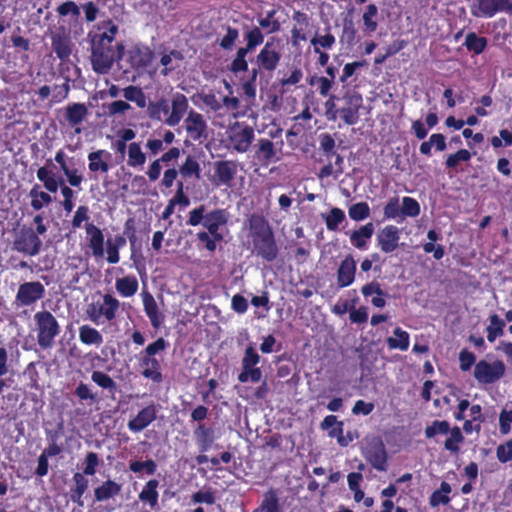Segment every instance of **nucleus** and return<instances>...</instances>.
<instances>
[{"mask_svg":"<svg viewBox=\"0 0 512 512\" xmlns=\"http://www.w3.org/2000/svg\"><path fill=\"white\" fill-rule=\"evenodd\" d=\"M140 365L144 368L142 375L156 383L162 381L160 362L155 357L144 355L140 360Z\"/></svg>","mask_w":512,"mask_h":512,"instance_id":"nucleus-28","label":"nucleus"},{"mask_svg":"<svg viewBox=\"0 0 512 512\" xmlns=\"http://www.w3.org/2000/svg\"><path fill=\"white\" fill-rule=\"evenodd\" d=\"M366 458L375 469L386 470L387 455L382 443L370 446L366 451Z\"/></svg>","mask_w":512,"mask_h":512,"instance_id":"nucleus-27","label":"nucleus"},{"mask_svg":"<svg viewBox=\"0 0 512 512\" xmlns=\"http://www.w3.org/2000/svg\"><path fill=\"white\" fill-rule=\"evenodd\" d=\"M183 60V55L178 50H171L167 54H163L160 63L164 67L161 71L163 76H167L173 70L179 67L180 62Z\"/></svg>","mask_w":512,"mask_h":512,"instance_id":"nucleus-37","label":"nucleus"},{"mask_svg":"<svg viewBox=\"0 0 512 512\" xmlns=\"http://www.w3.org/2000/svg\"><path fill=\"white\" fill-rule=\"evenodd\" d=\"M394 336L387 338V345L390 349H399L406 351L409 348V334L408 332L397 327L393 331Z\"/></svg>","mask_w":512,"mask_h":512,"instance_id":"nucleus-40","label":"nucleus"},{"mask_svg":"<svg viewBox=\"0 0 512 512\" xmlns=\"http://www.w3.org/2000/svg\"><path fill=\"white\" fill-rule=\"evenodd\" d=\"M138 288L139 283L134 275H127L116 279L115 289L122 297L129 298L134 296Z\"/></svg>","mask_w":512,"mask_h":512,"instance_id":"nucleus-29","label":"nucleus"},{"mask_svg":"<svg viewBox=\"0 0 512 512\" xmlns=\"http://www.w3.org/2000/svg\"><path fill=\"white\" fill-rule=\"evenodd\" d=\"M275 10L268 11L266 16L258 19L259 26L267 30V33H274L280 29V23L274 18Z\"/></svg>","mask_w":512,"mask_h":512,"instance_id":"nucleus-56","label":"nucleus"},{"mask_svg":"<svg viewBox=\"0 0 512 512\" xmlns=\"http://www.w3.org/2000/svg\"><path fill=\"white\" fill-rule=\"evenodd\" d=\"M505 370V365L500 360L493 363L481 360L475 365L474 377L481 384H491L498 381L505 374Z\"/></svg>","mask_w":512,"mask_h":512,"instance_id":"nucleus-7","label":"nucleus"},{"mask_svg":"<svg viewBox=\"0 0 512 512\" xmlns=\"http://www.w3.org/2000/svg\"><path fill=\"white\" fill-rule=\"evenodd\" d=\"M451 492V487L448 483L442 482L440 489L432 493L430 497V505L436 507L440 504H447L450 499L448 494Z\"/></svg>","mask_w":512,"mask_h":512,"instance_id":"nucleus-47","label":"nucleus"},{"mask_svg":"<svg viewBox=\"0 0 512 512\" xmlns=\"http://www.w3.org/2000/svg\"><path fill=\"white\" fill-rule=\"evenodd\" d=\"M335 42V37L331 33H326L325 35L316 34L311 39V45L314 47L315 53H320L321 48L331 49Z\"/></svg>","mask_w":512,"mask_h":512,"instance_id":"nucleus-49","label":"nucleus"},{"mask_svg":"<svg viewBox=\"0 0 512 512\" xmlns=\"http://www.w3.org/2000/svg\"><path fill=\"white\" fill-rule=\"evenodd\" d=\"M74 393L81 401H89L90 403H95L98 401L97 394L92 391L88 384L83 382H80L77 385Z\"/></svg>","mask_w":512,"mask_h":512,"instance_id":"nucleus-55","label":"nucleus"},{"mask_svg":"<svg viewBox=\"0 0 512 512\" xmlns=\"http://www.w3.org/2000/svg\"><path fill=\"white\" fill-rule=\"evenodd\" d=\"M184 126L189 137L194 140H200L206 136L207 124L202 114L190 110L186 119L184 120Z\"/></svg>","mask_w":512,"mask_h":512,"instance_id":"nucleus-17","label":"nucleus"},{"mask_svg":"<svg viewBox=\"0 0 512 512\" xmlns=\"http://www.w3.org/2000/svg\"><path fill=\"white\" fill-rule=\"evenodd\" d=\"M52 49L61 60L67 59L72 52V42L64 31L55 32L51 36Z\"/></svg>","mask_w":512,"mask_h":512,"instance_id":"nucleus-23","label":"nucleus"},{"mask_svg":"<svg viewBox=\"0 0 512 512\" xmlns=\"http://www.w3.org/2000/svg\"><path fill=\"white\" fill-rule=\"evenodd\" d=\"M79 340L85 345L98 347L103 343V336L97 329L85 324L79 327Z\"/></svg>","mask_w":512,"mask_h":512,"instance_id":"nucleus-36","label":"nucleus"},{"mask_svg":"<svg viewBox=\"0 0 512 512\" xmlns=\"http://www.w3.org/2000/svg\"><path fill=\"white\" fill-rule=\"evenodd\" d=\"M496 456L501 463H507L512 460V439L497 447Z\"/></svg>","mask_w":512,"mask_h":512,"instance_id":"nucleus-62","label":"nucleus"},{"mask_svg":"<svg viewBox=\"0 0 512 512\" xmlns=\"http://www.w3.org/2000/svg\"><path fill=\"white\" fill-rule=\"evenodd\" d=\"M146 162V155L142 151L140 144L132 142L128 145V161L130 167L142 166Z\"/></svg>","mask_w":512,"mask_h":512,"instance_id":"nucleus-42","label":"nucleus"},{"mask_svg":"<svg viewBox=\"0 0 512 512\" xmlns=\"http://www.w3.org/2000/svg\"><path fill=\"white\" fill-rule=\"evenodd\" d=\"M228 219L229 213L226 209L207 211L205 205H200L189 212L187 224L190 226L202 225L213 237L222 240L223 236L219 233V229L227 224Z\"/></svg>","mask_w":512,"mask_h":512,"instance_id":"nucleus-3","label":"nucleus"},{"mask_svg":"<svg viewBox=\"0 0 512 512\" xmlns=\"http://www.w3.org/2000/svg\"><path fill=\"white\" fill-rule=\"evenodd\" d=\"M178 171L183 178H189L191 176H195L197 179L200 178V165L196 158L191 155L186 157Z\"/></svg>","mask_w":512,"mask_h":512,"instance_id":"nucleus-43","label":"nucleus"},{"mask_svg":"<svg viewBox=\"0 0 512 512\" xmlns=\"http://www.w3.org/2000/svg\"><path fill=\"white\" fill-rule=\"evenodd\" d=\"M55 161L60 165L62 172L67 177L68 183L73 187H79L83 181V176L77 169L71 168L63 150L56 152Z\"/></svg>","mask_w":512,"mask_h":512,"instance_id":"nucleus-24","label":"nucleus"},{"mask_svg":"<svg viewBox=\"0 0 512 512\" xmlns=\"http://www.w3.org/2000/svg\"><path fill=\"white\" fill-rule=\"evenodd\" d=\"M505 320L501 319L497 314L489 316V325L486 328L487 340L494 342L498 337L504 334Z\"/></svg>","mask_w":512,"mask_h":512,"instance_id":"nucleus-39","label":"nucleus"},{"mask_svg":"<svg viewBox=\"0 0 512 512\" xmlns=\"http://www.w3.org/2000/svg\"><path fill=\"white\" fill-rule=\"evenodd\" d=\"M45 287L39 281L25 282L18 288L16 301L22 306H30L44 297Z\"/></svg>","mask_w":512,"mask_h":512,"instance_id":"nucleus-11","label":"nucleus"},{"mask_svg":"<svg viewBox=\"0 0 512 512\" xmlns=\"http://www.w3.org/2000/svg\"><path fill=\"white\" fill-rule=\"evenodd\" d=\"M189 107L187 97L182 93H175L171 98L169 105V115L164 119V124L174 127L180 123Z\"/></svg>","mask_w":512,"mask_h":512,"instance_id":"nucleus-14","label":"nucleus"},{"mask_svg":"<svg viewBox=\"0 0 512 512\" xmlns=\"http://www.w3.org/2000/svg\"><path fill=\"white\" fill-rule=\"evenodd\" d=\"M42 241L32 229H22L13 242V248L21 253L35 256L39 253Z\"/></svg>","mask_w":512,"mask_h":512,"instance_id":"nucleus-9","label":"nucleus"},{"mask_svg":"<svg viewBox=\"0 0 512 512\" xmlns=\"http://www.w3.org/2000/svg\"><path fill=\"white\" fill-rule=\"evenodd\" d=\"M37 329V343L42 349L53 346L56 336L60 333L57 319L49 311H40L34 315Z\"/></svg>","mask_w":512,"mask_h":512,"instance_id":"nucleus-4","label":"nucleus"},{"mask_svg":"<svg viewBox=\"0 0 512 512\" xmlns=\"http://www.w3.org/2000/svg\"><path fill=\"white\" fill-rule=\"evenodd\" d=\"M349 217L354 221H362L370 216V208L366 202H358L349 207Z\"/></svg>","mask_w":512,"mask_h":512,"instance_id":"nucleus-50","label":"nucleus"},{"mask_svg":"<svg viewBox=\"0 0 512 512\" xmlns=\"http://www.w3.org/2000/svg\"><path fill=\"white\" fill-rule=\"evenodd\" d=\"M120 491V484L113 480H107L94 490V496L96 501L102 502L118 495Z\"/></svg>","mask_w":512,"mask_h":512,"instance_id":"nucleus-32","label":"nucleus"},{"mask_svg":"<svg viewBox=\"0 0 512 512\" xmlns=\"http://www.w3.org/2000/svg\"><path fill=\"white\" fill-rule=\"evenodd\" d=\"M100 460L95 452H88L85 458V467L83 475L92 476L96 473V468L99 465Z\"/></svg>","mask_w":512,"mask_h":512,"instance_id":"nucleus-63","label":"nucleus"},{"mask_svg":"<svg viewBox=\"0 0 512 512\" xmlns=\"http://www.w3.org/2000/svg\"><path fill=\"white\" fill-rule=\"evenodd\" d=\"M450 429V424L447 421L435 420L425 428L424 433L427 438H433L437 434H448Z\"/></svg>","mask_w":512,"mask_h":512,"instance_id":"nucleus-53","label":"nucleus"},{"mask_svg":"<svg viewBox=\"0 0 512 512\" xmlns=\"http://www.w3.org/2000/svg\"><path fill=\"white\" fill-rule=\"evenodd\" d=\"M29 197L31 198V207L39 211L44 206L49 205L53 200L52 197L44 191L40 190V186L35 184L29 192Z\"/></svg>","mask_w":512,"mask_h":512,"instance_id":"nucleus-38","label":"nucleus"},{"mask_svg":"<svg viewBox=\"0 0 512 512\" xmlns=\"http://www.w3.org/2000/svg\"><path fill=\"white\" fill-rule=\"evenodd\" d=\"M158 485L159 482L156 479H151L144 485L142 491L139 493V499L142 502L148 503L151 509H154L158 504Z\"/></svg>","mask_w":512,"mask_h":512,"instance_id":"nucleus-34","label":"nucleus"},{"mask_svg":"<svg viewBox=\"0 0 512 512\" xmlns=\"http://www.w3.org/2000/svg\"><path fill=\"white\" fill-rule=\"evenodd\" d=\"M249 229L254 252L266 261H273L277 257L278 248L268 221L254 214L249 218Z\"/></svg>","mask_w":512,"mask_h":512,"instance_id":"nucleus-2","label":"nucleus"},{"mask_svg":"<svg viewBox=\"0 0 512 512\" xmlns=\"http://www.w3.org/2000/svg\"><path fill=\"white\" fill-rule=\"evenodd\" d=\"M402 217H416L420 213L419 203L411 197H403L401 206Z\"/></svg>","mask_w":512,"mask_h":512,"instance_id":"nucleus-54","label":"nucleus"},{"mask_svg":"<svg viewBox=\"0 0 512 512\" xmlns=\"http://www.w3.org/2000/svg\"><path fill=\"white\" fill-rule=\"evenodd\" d=\"M464 45L469 51L475 54H480L487 45V40L484 37H479L475 33L467 34Z\"/></svg>","mask_w":512,"mask_h":512,"instance_id":"nucleus-48","label":"nucleus"},{"mask_svg":"<svg viewBox=\"0 0 512 512\" xmlns=\"http://www.w3.org/2000/svg\"><path fill=\"white\" fill-rule=\"evenodd\" d=\"M153 60V52L147 46H134L127 52V61L135 69L146 68Z\"/></svg>","mask_w":512,"mask_h":512,"instance_id":"nucleus-21","label":"nucleus"},{"mask_svg":"<svg viewBox=\"0 0 512 512\" xmlns=\"http://www.w3.org/2000/svg\"><path fill=\"white\" fill-rule=\"evenodd\" d=\"M194 437L201 452L208 451L214 443L215 436L212 428L199 424L194 430Z\"/></svg>","mask_w":512,"mask_h":512,"instance_id":"nucleus-30","label":"nucleus"},{"mask_svg":"<svg viewBox=\"0 0 512 512\" xmlns=\"http://www.w3.org/2000/svg\"><path fill=\"white\" fill-rule=\"evenodd\" d=\"M156 468L157 465L152 459H148L144 462L131 461L129 464V469L134 473H139L145 470L148 475H152L155 473Z\"/></svg>","mask_w":512,"mask_h":512,"instance_id":"nucleus-57","label":"nucleus"},{"mask_svg":"<svg viewBox=\"0 0 512 512\" xmlns=\"http://www.w3.org/2000/svg\"><path fill=\"white\" fill-rule=\"evenodd\" d=\"M472 157V154L466 149H460L454 154L448 155L446 159V166L450 169H455L460 163L468 162Z\"/></svg>","mask_w":512,"mask_h":512,"instance_id":"nucleus-52","label":"nucleus"},{"mask_svg":"<svg viewBox=\"0 0 512 512\" xmlns=\"http://www.w3.org/2000/svg\"><path fill=\"white\" fill-rule=\"evenodd\" d=\"M123 97L127 101L134 102L139 108H144L147 105L146 95L138 86H127L122 90Z\"/></svg>","mask_w":512,"mask_h":512,"instance_id":"nucleus-41","label":"nucleus"},{"mask_svg":"<svg viewBox=\"0 0 512 512\" xmlns=\"http://www.w3.org/2000/svg\"><path fill=\"white\" fill-rule=\"evenodd\" d=\"M199 98L210 110L217 112L222 108L221 101L212 92L200 93Z\"/></svg>","mask_w":512,"mask_h":512,"instance_id":"nucleus-64","label":"nucleus"},{"mask_svg":"<svg viewBox=\"0 0 512 512\" xmlns=\"http://www.w3.org/2000/svg\"><path fill=\"white\" fill-rule=\"evenodd\" d=\"M157 413L158 408L154 403L144 407L128 422V429L133 433L143 431L157 418Z\"/></svg>","mask_w":512,"mask_h":512,"instance_id":"nucleus-16","label":"nucleus"},{"mask_svg":"<svg viewBox=\"0 0 512 512\" xmlns=\"http://www.w3.org/2000/svg\"><path fill=\"white\" fill-rule=\"evenodd\" d=\"M37 178L39 181L43 183V186L49 192L55 193L60 187L61 194L64 198V201L62 203L64 210L67 213H70L73 210L74 191L69 186L64 184V180L62 177L57 179L55 177V174L51 170L43 166L37 170Z\"/></svg>","mask_w":512,"mask_h":512,"instance_id":"nucleus-5","label":"nucleus"},{"mask_svg":"<svg viewBox=\"0 0 512 512\" xmlns=\"http://www.w3.org/2000/svg\"><path fill=\"white\" fill-rule=\"evenodd\" d=\"M91 379L94 383L103 389L110 391L116 390L117 385L115 381L102 371H94L91 375Z\"/></svg>","mask_w":512,"mask_h":512,"instance_id":"nucleus-51","label":"nucleus"},{"mask_svg":"<svg viewBox=\"0 0 512 512\" xmlns=\"http://www.w3.org/2000/svg\"><path fill=\"white\" fill-rule=\"evenodd\" d=\"M346 219L342 209L333 207L329 213L324 216L326 227L329 231H337L339 225Z\"/></svg>","mask_w":512,"mask_h":512,"instance_id":"nucleus-44","label":"nucleus"},{"mask_svg":"<svg viewBox=\"0 0 512 512\" xmlns=\"http://www.w3.org/2000/svg\"><path fill=\"white\" fill-rule=\"evenodd\" d=\"M344 106L339 109L342 120L347 125H354L359 120V109L362 107L363 99L359 93H346Z\"/></svg>","mask_w":512,"mask_h":512,"instance_id":"nucleus-12","label":"nucleus"},{"mask_svg":"<svg viewBox=\"0 0 512 512\" xmlns=\"http://www.w3.org/2000/svg\"><path fill=\"white\" fill-rule=\"evenodd\" d=\"M373 234L374 225L373 223L369 222L361 226L358 230L352 231L350 233V242L357 249L365 250Z\"/></svg>","mask_w":512,"mask_h":512,"instance_id":"nucleus-26","label":"nucleus"},{"mask_svg":"<svg viewBox=\"0 0 512 512\" xmlns=\"http://www.w3.org/2000/svg\"><path fill=\"white\" fill-rule=\"evenodd\" d=\"M147 115L152 120L161 121L169 115V102L165 98H160L157 101L149 102L147 105Z\"/></svg>","mask_w":512,"mask_h":512,"instance_id":"nucleus-31","label":"nucleus"},{"mask_svg":"<svg viewBox=\"0 0 512 512\" xmlns=\"http://www.w3.org/2000/svg\"><path fill=\"white\" fill-rule=\"evenodd\" d=\"M85 231L87 234L88 247L91 249L92 255L95 258L103 257L105 250L102 230L93 223H87L85 225Z\"/></svg>","mask_w":512,"mask_h":512,"instance_id":"nucleus-20","label":"nucleus"},{"mask_svg":"<svg viewBox=\"0 0 512 512\" xmlns=\"http://www.w3.org/2000/svg\"><path fill=\"white\" fill-rule=\"evenodd\" d=\"M119 307L120 302L117 298L111 294H105L102 303L93 302L88 305L86 314L95 324H100L102 318L110 322L116 318Z\"/></svg>","mask_w":512,"mask_h":512,"instance_id":"nucleus-6","label":"nucleus"},{"mask_svg":"<svg viewBox=\"0 0 512 512\" xmlns=\"http://www.w3.org/2000/svg\"><path fill=\"white\" fill-rule=\"evenodd\" d=\"M376 239L382 252L391 253L399 246L400 229L394 225H387L378 232Z\"/></svg>","mask_w":512,"mask_h":512,"instance_id":"nucleus-15","label":"nucleus"},{"mask_svg":"<svg viewBox=\"0 0 512 512\" xmlns=\"http://www.w3.org/2000/svg\"><path fill=\"white\" fill-rule=\"evenodd\" d=\"M498 12H512V0H478L472 14L476 17L491 18Z\"/></svg>","mask_w":512,"mask_h":512,"instance_id":"nucleus-10","label":"nucleus"},{"mask_svg":"<svg viewBox=\"0 0 512 512\" xmlns=\"http://www.w3.org/2000/svg\"><path fill=\"white\" fill-rule=\"evenodd\" d=\"M276 155L274 143L269 139H259L256 157L265 165H269L274 161Z\"/></svg>","mask_w":512,"mask_h":512,"instance_id":"nucleus-33","label":"nucleus"},{"mask_svg":"<svg viewBox=\"0 0 512 512\" xmlns=\"http://www.w3.org/2000/svg\"><path fill=\"white\" fill-rule=\"evenodd\" d=\"M356 261L351 255L345 257L337 271L338 286L343 288L351 285L355 278Z\"/></svg>","mask_w":512,"mask_h":512,"instance_id":"nucleus-22","label":"nucleus"},{"mask_svg":"<svg viewBox=\"0 0 512 512\" xmlns=\"http://www.w3.org/2000/svg\"><path fill=\"white\" fill-rule=\"evenodd\" d=\"M242 371L238 375V381L241 383H247L251 381L253 383H257L261 380L262 372L260 368L256 366H246L241 365Z\"/></svg>","mask_w":512,"mask_h":512,"instance_id":"nucleus-46","label":"nucleus"},{"mask_svg":"<svg viewBox=\"0 0 512 512\" xmlns=\"http://www.w3.org/2000/svg\"><path fill=\"white\" fill-rule=\"evenodd\" d=\"M87 114V107L83 103H73L66 108V119L73 127L81 124Z\"/></svg>","mask_w":512,"mask_h":512,"instance_id":"nucleus-35","label":"nucleus"},{"mask_svg":"<svg viewBox=\"0 0 512 512\" xmlns=\"http://www.w3.org/2000/svg\"><path fill=\"white\" fill-rule=\"evenodd\" d=\"M254 137L255 133L253 128L243 123H236L229 131L231 145L238 153L247 152Z\"/></svg>","mask_w":512,"mask_h":512,"instance_id":"nucleus-8","label":"nucleus"},{"mask_svg":"<svg viewBox=\"0 0 512 512\" xmlns=\"http://www.w3.org/2000/svg\"><path fill=\"white\" fill-rule=\"evenodd\" d=\"M449 437L444 442V448L452 453H458L459 444L464 441V437L459 427L455 426L448 432Z\"/></svg>","mask_w":512,"mask_h":512,"instance_id":"nucleus-45","label":"nucleus"},{"mask_svg":"<svg viewBox=\"0 0 512 512\" xmlns=\"http://www.w3.org/2000/svg\"><path fill=\"white\" fill-rule=\"evenodd\" d=\"M384 216L387 219H396L400 216L402 217L399 199L397 197H393L387 202L384 207Z\"/></svg>","mask_w":512,"mask_h":512,"instance_id":"nucleus-61","label":"nucleus"},{"mask_svg":"<svg viewBox=\"0 0 512 512\" xmlns=\"http://www.w3.org/2000/svg\"><path fill=\"white\" fill-rule=\"evenodd\" d=\"M245 39L249 48L254 50L257 46L263 43L264 35L262 34L260 28L254 27L245 33Z\"/></svg>","mask_w":512,"mask_h":512,"instance_id":"nucleus-59","label":"nucleus"},{"mask_svg":"<svg viewBox=\"0 0 512 512\" xmlns=\"http://www.w3.org/2000/svg\"><path fill=\"white\" fill-rule=\"evenodd\" d=\"M106 108L109 116L125 115L131 105L127 101L117 100L109 103Z\"/></svg>","mask_w":512,"mask_h":512,"instance_id":"nucleus-60","label":"nucleus"},{"mask_svg":"<svg viewBox=\"0 0 512 512\" xmlns=\"http://www.w3.org/2000/svg\"><path fill=\"white\" fill-rule=\"evenodd\" d=\"M377 14L378 8L375 4H369L366 7V11L363 14L364 25L366 29H368L370 32L375 31L377 28V22L374 21V18L376 17Z\"/></svg>","mask_w":512,"mask_h":512,"instance_id":"nucleus-58","label":"nucleus"},{"mask_svg":"<svg viewBox=\"0 0 512 512\" xmlns=\"http://www.w3.org/2000/svg\"><path fill=\"white\" fill-rule=\"evenodd\" d=\"M281 59V53L277 48L274 38L267 41L256 57L259 68L266 71H274Z\"/></svg>","mask_w":512,"mask_h":512,"instance_id":"nucleus-13","label":"nucleus"},{"mask_svg":"<svg viewBox=\"0 0 512 512\" xmlns=\"http://www.w3.org/2000/svg\"><path fill=\"white\" fill-rule=\"evenodd\" d=\"M87 158L90 172L107 173L110 170L109 160L111 154L108 151L103 149L93 151L88 154Z\"/></svg>","mask_w":512,"mask_h":512,"instance_id":"nucleus-25","label":"nucleus"},{"mask_svg":"<svg viewBox=\"0 0 512 512\" xmlns=\"http://www.w3.org/2000/svg\"><path fill=\"white\" fill-rule=\"evenodd\" d=\"M238 171L236 161L224 160L215 163V176L217 184L230 187Z\"/></svg>","mask_w":512,"mask_h":512,"instance_id":"nucleus-19","label":"nucleus"},{"mask_svg":"<svg viewBox=\"0 0 512 512\" xmlns=\"http://www.w3.org/2000/svg\"><path fill=\"white\" fill-rule=\"evenodd\" d=\"M144 311L150 320V323L154 329L160 328L163 324L165 316L159 310L158 304L153 295L147 290H143L141 293Z\"/></svg>","mask_w":512,"mask_h":512,"instance_id":"nucleus-18","label":"nucleus"},{"mask_svg":"<svg viewBox=\"0 0 512 512\" xmlns=\"http://www.w3.org/2000/svg\"><path fill=\"white\" fill-rule=\"evenodd\" d=\"M95 27L98 32H89L87 35L92 69L98 74H107L114 62L123 58L125 46L122 42L113 44L119 28L111 19L103 20Z\"/></svg>","mask_w":512,"mask_h":512,"instance_id":"nucleus-1","label":"nucleus"}]
</instances>
